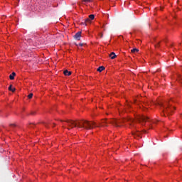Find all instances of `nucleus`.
<instances>
[{
    "label": "nucleus",
    "mask_w": 182,
    "mask_h": 182,
    "mask_svg": "<svg viewBox=\"0 0 182 182\" xmlns=\"http://www.w3.org/2000/svg\"><path fill=\"white\" fill-rule=\"evenodd\" d=\"M107 123H111V124H113V126H115L116 127H119L122 126V123H127L130 126L131 129L132 127H136V126L134 125V119L132 118H128V119H122V120L111 119L108 122L104 121L102 122L101 127H105L107 126L106 125L107 124Z\"/></svg>",
    "instance_id": "nucleus-1"
},
{
    "label": "nucleus",
    "mask_w": 182,
    "mask_h": 182,
    "mask_svg": "<svg viewBox=\"0 0 182 182\" xmlns=\"http://www.w3.org/2000/svg\"><path fill=\"white\" fill-rule=\"evenodd\" d=\"M157 105L159 106H161V109L162 111L161 116H164L165 113H167V114H170L171 112H173V109L170 107L171 105L168 103V102L163 103V102H158Z\"/></svg>",
    "instance_id": "nucleus-2"
},
{
    "label": "nucleus",
    "mask_w": 182,
    "mask_h": 182,
    "mask_svg": "<svg viewBox=\"0 0 182 182\" xmlns=\"http://www.w3.org/2000/svg\"><path fill=\"white\" fill-rule=\"evenodd\" d=\"M77 127L80 129H85V130H90V129H93V126H95V122H88L85 120H81L77 122Z\"/></svg>",
    "instance_id": "nucleus-3"
},
{
    "label": "nucleus",
    "mask_w": 182,
    "mask_h": 182,
    "mask_svg": "<svg viewBox=\"0 0 182 182\" xmlns=\"http://www.w3.org/2000/svg\"><path fill=\"white\" fill-rule=\"evenodd\" d=\"M136 119L139 123H141L142 126H144L146 122H150V118L144 115H139Z\"/></svg>",
    "instance_id": "nucleus-4"
},
{
    "label": "nucleus",
    "mask_w": 182,
    "mask_h": 182,
    "mask_svg": "<svg viewBox=\"0 0 182 182\" xmlns=\"http://www.w3.org/2000/svg\"><path fill=\"white\" fill-rule=\"evenodd\" d=\"M68 126V130H72L73 127H77V124L75 122V121L70 120V119H67L64 121Z\"/></svg>",
    "instance_id": "nucleus-5"
},
{
    "label": "nucleus",
    "mask_w": 182,
    "mask_h": 182,
    "mask_svg": "<svg viewBox=\"0 0 182 182\" xmlns=\"http://www.w3.org/2000/svg\"><path fill=\"white\" fill-rule=\"evenodd\" d=\"M82 36V32L78 31L75 36L74 38L77 41H80V37Z\"/></svg>",
    "instance_id": "nucleus-6"
},
{
    "label": "nucleus",
    "mask_w": 182,
    "mask_h": 182,
    "mask_svg": "<svg viewBox=\"0 0 182 182\" xmlns=\"http://www.w3.org/2000/svg\"><path fill=\"white\" fill-rule=\"evenodd\" d=\"M132 136H134V139H137V137H140V132L139 131L132 132Z\"/></svg>",
    "instance_id": "nucleus-7"
},
{
    "label": "nucleus",
    "mask_w": 182,
    "mask_h": 182,
    "mask_svg": "<svg viewBox=\"0 0 182 182\" xmlns=\"http://www.w3.org/2000/svg\"><path fill=\"white\" fill-rule=\"evenodd\" d=\"M87 23H90V19L86 18L82 22H81V25H83L84 26H87Z\"/></svg>",
    "instance_id": "nucleus-8"
},
{
    "label": "nucleus",
    "mask_w": 182,
    "mask_h": 182,
    "mask_svg": "<svg viewBox=\"0 0 182 182\" xmlns=\"http://www.w3.org/2000/svg\"><path fill=\"white\" fill-rule=\"evenodd\" d=\"M15 76H16V73L15 72H13L10 75H9V79L11 80H14L15 79Z\"/></svg>",
    "instance_id": "nucleus-9"
},
{
    "label": "nucleus",
    "mask_w": 182,
    "mask_h": 182,
    "mask_svg": "<svg viewBox=\"0 0 182 182\" xmlns=\"http://www.w3.org/2000/svg\"><path fill=\"white\" fill-rule=\"evenodd\" d=\"M64 75L65 76H70V75H72V72L68 71V70H65L64 71Z\"/></svg>",
    "instance_id": "nucleus-10"
},
{
    "label": "nucleus",
    "mask_w": 182,
    "mask_h": 182,
    "mask_svg": "<svg viewBox=\"0 0 182 182\" xmlns=\"http://www.w3.org/2000/svg\"><path fill=\"white\" fill-rule=\"evenodd\" d=\"M117 57L116 53H114V52H112L109 54V58H111V59H115V58Z\"/></svg>",
    "instance_id": "nucleus-11"
},
{
    "label": "nucleus",
    "mask_w": 182,
    "mask_h": 182,
    "mask_svg": "<svg viewBox=\"0 0 182 182\" xmlns=\"http://www.w3.org/2000/svg\"><path fill=\"white\" fill-rule=\"evenodd\" d=\"M97 72H103L105 70V66H100L97 69Z\"/></svg>",
    "instance_id": "nucleus-12"
},
{
    "label": "nucleus",
    "mask_w": 182,
    "mask_h": 182,
    "mask_svg": "<svg viewBox=\"0 0 182 182\" xmlns=\"http://www.w3.org/2000/svg\"><path fill=\"white\" fill-rule=\"evenodd\" d=\"M88 19H90V21H93V19H95V15L93 14L90 15Z\"/></svg>",
    "instance_id": "nucleus-13"
},
{
    "label": "nucleus",
    "mask_w": 182,
    "mask_h": 182,
    "mask_svg": "<svg viewBox=\"0 0 182 182\" xmlns=\"http://www.w3.org/2000/svg\"><path fill=\"white\" fill-rule=\"evenodd\" d=\"M9 90H10V92H15L16 89L15 88H12V85H11L9 87Z\"/></svg>",
    "instance_id": "nucleus-14"
},
{
    "label": "nucleus",
    "mask_w": 182,
    "mask_h": 182,
    "mask_svg": "<svg viewBox=\"0 0 182 182\" xmlns=\"http://www.w3.org/2000/svg\"><path fill=\"white\" fill-rule=\"evenodd\" d=\"M132 53H136V52H139V49L137 48H134L131 50Z\"/></svg>",
    "instance_id": "nucleus-15"
},
{
    "label": "nucleus",
    "mask_w": 182,
    "mask_h": 182,
    "mask_svg": "<svg viewBox=\"0 0 182 182\" xmlns=\"http://www.w3.org/2000/svg\"><path fill=\"white\" fill-rule=\"evenodd\" d=\"M33 97V94H32V93H30V94L28 95V99H32Z\"/></svg>",
    "instance_id": "nucleus-16"
},
{
    "label": "nucleus",
    "mask_w": 182,
    "mask_h": 182,
    "mask_svg": "<svg viewBox=\"0 0 182 182\" xmlns=\"http://www.w3.org/2000/svg\"><path fill=\"white\" fill-rule=\"evenodd\" d=\"M85 2V4H87V2H92V0H82V3Z\"/></svg>",
    "instance_id": "nucleus-17"
},
{
    "label": "nucleus",
    "mask_w": 182,
    "mask_h": 182,
    "mask_svg": "<svg viewBox=\"0 0 182 182\" xmlns=\"http://www.w3.org/2000/svg\"><path fill=\"white\" fill-rule=\"evenodd\" d=\"M160 46V43H157L156 45H155V48H159Z\"/></svg>",
    "instance_id": "nucleus-18"
},
{
    "label": "nucleus",
    "mask_w": 182,
    "mask_h": 182,
    "mask_svg": "<svg viewBox=\"0 0 182 182\" xmlns=\"http://www.w3.org/2000/svg\"><path fill=\"white\" fill-rule=\"evenodd\" d=\"M10 126L11 127H16V124H10Z\"/></svg>",
    "instance_id": "nucleus-19"
},
{
    "label": "nucleus",
    "mask_w": 182,
    "mask_h": 182,
    "mask_svg": "<svg viewBox=\"0 0 182 182\" xmlns=\"http://www.w3.org/2000/svg\"><path fill=\"white\" fill-rule=\"evenodd\" d=\"M77 46H83V43H79L78 45H76Z\"/></svg>",
    "instance_id": "nucleus-20"
},
{
    "label": "nucleus",
    "mask_w": 182,
    "mask_h": 182,
    "mask_svg": "<svg viewBox=\"0 0 182 182\" xmlns=\"http://www.w3.org/2000/svg\"><path fill=\"white\" fill-rule=\"evenodd\" d=\"M100 38H103V33H100Z\"/></svg>",
    "instance_id": "nucleus-21"
},
{
    "label": "nucleus",
    "mask_w": 182,
    "mask_h": 182,
    "mask_svg": "<svg viewBox=\"0 0 182 182\" xmlns=\"http://www.w3.org/2000/svg\"><path fill=\"white\" fill-rule=\"evenodd\" d=\"M144 103H148V102L147 101H144Z\"/></svg>",
    "instance_id": "nucleus-22"
},
{
    "label": "nucleus",
    "mask_w": 182,
    "mask_h": 182,
    "mask_svg": "<svg viewBox=\"0 0 182 182\" xmlns=\"http://www.w3.org/2000/svg\"><path fill=\"white\" fill-rule=\"evenodd\" d=\"M34 113H35V112H31V114H33Z\"/></svg>",
    "instance_id": "nucleus-23"
},
{
    "label": "nucleus",
    "mask_w": 182,
    "mask_h": 182,
    "mask_svg": "<svg viewBox=\"0 0 182 182\" xmlns=\"http://www.w3.org/2000/svg\"><path fill=\"white\" fill-rule=\"evenodd\" d=\"M63 127H65V124H63Z\"/></svg>",
    "instance_id": "nucleus-24"
},
{
    "label": "nucleus",
    "mask_w": 182,
    "mask_h": 182,
    "mask_svg": "<svg viewBox=\"0 0 182 182\" xmlns=\"http://www.w3.org/2000/svg\"><path fill=\"white\" fill-rule=\"evenodd\" d=\"M32 124H30V126H32Z\"/></svg>",
    "instance_id": "nucleus-25"
},
{
    "label": "nucleus",
    "mask_w": 182,
    "mask_h": 182,
    "mask_svg": "<svg viewBox=\"0 0 182 182\" xmlns=\"http://www.w3.org/2000/svg\"><path fill=\"white\" fill-rule=\"evenodd\" d=\"M179 45H181V43H180Z\"/></svg>",
    "instance_id": "nucleus-26"
}]
</instances>
